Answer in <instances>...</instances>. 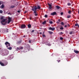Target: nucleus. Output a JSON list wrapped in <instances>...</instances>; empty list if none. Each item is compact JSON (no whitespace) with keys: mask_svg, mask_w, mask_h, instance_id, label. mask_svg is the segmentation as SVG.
<instances>
[{"mask_svg":"<svg viewBox=\"0 0 79 79\" xmlns=\"http://www.w3.org/2000/svg\"><path fill=\"white\" fill-rule=\"evenodd\" d=\"M5 44L6 45V47H7V49H8V50H11L12 49V48H11V47H10L9 48L8 47V46L9 47H10V44L7 41L5 43Z\"/></svg>","mask_w":79,"mask_h":79,"instance_id":"f257e3e1","label":"nucleus"},{"mask_svg":"<svg viewBox=\"0 0 79 79\" xmlns=\"http://www.w3.org/2000/svg\"><path fill=\"white\" fill-rule=\"evenodd\" d=\"M6 23L7 21H6V19H4L1 21V23L2 25H6Z\"/></svg>","mask_w":79,"mask_h":79,"instance_id":"f03ea898","label":"nucleus"},{"mask_svg":"<svg viewBox=\"0 0 79 79\" xmlns=\"http://www.w3.org/2000/svg\"><path fill=\"white\" fill-rule=\"evenodd\" d=\"M32 9H34L35 10H37V9L39 10V9H40V6H38V7H36V6H35V7L34 8H32Z\"/></svg>","mask_w":79,"mask_h":79,"instance_id":"7ed1b4c3","label":"nucleus"},{"mask_svg":"<svg viewBox=\"0 0 79 79\" xmlns=\"http://www.w3.org/2000/svg\"><path fill=\"white\" fill-rule=\"evenodd\" d=\"M32 10L34 12V13L35 14V16H37V12L36 11V10H35L34 9H32Z\"/></svg>","mask_w":79,"mask_h":79,"instance_id":"20e7f679","label":"nucleus"},{"mask_svg":"<svg viewBox=\"0 0 79 79\" xmlns=\"http://www.w3.org/2000/svg\"><path fill=\"white\" fill-rule=\"evenodd\" d=\"M8 24L10 23L11 21V19H12V18L9 17L8 18Z\"/></svg>","mask_w":79,"mask_h":79,"instance_id":"39448f33","label":"nucleus"},{"mask_svg":"<svg viewBox=\"0 0 79 79\" xmlns=\"http://www.w3.org/2000/svg\"><path fill=\"white\" fill-rule=\"evenodd\" d=\"M57 14H56V12H54L52 13H51V15H52V16H54V15H56Z\"/></svg>","mask_w":79,"mask_h":79,"instance_id":"423d86ee","label":"nucleus"},{"mask_svg":"<svg viewBox=\"0 0 79 79\" xmlns=\"http://www.w3.org/2000/svg\"><path fill=\"white\" fill-rule=\"evenodd\" d=\"M49 30H52V31L55 30V28L54 27H50L49 28Z\"/></svg>","mask_w":79,"mask_h":79,"instance_id":"0eeeda50","label":"nucleus"},{"mask_svg":"<svg viewBox=\"0 0 79 79\" xmlns=\"http://www.w3.org/2000/svg\"><path fill=\"white\" fill-rule=\"evenodd\" d=\"M26 25L25 24H23L21 26V28L23 29V28H26Z\"/></svg>","mask_w":79,"mask_h":79,"instance_id":"6e6552de","label":"nucleus"},{"mask_svg":"<svg viewBox=\"0 0 79 79\" xmlns=\"http://www.w3.org/2000/svg\"><path fill=\"white\" fill-rule=\"evenodd\" d=\"M48 5L49 6V9H52V5L50 4L49 3H48Z\"/></svg>","mask_w":79,"mask_h":79,"instance_id":"1a4fd4ad","label":"nucleus"},{"mask_svg":"<svg viewBox=\"0 0 79 79\" xmlns=\"http://www.w3.org/2000/svg\"><path fill=\"white\" fill-rule=\"evenodd\" d=\"M4 63L5 65H7L8 64V62H6V60H4Z\"/></svg>","mask_w":79,"mask_h":79,"instance_id":"9d476101","label":"nucleus"},{"mask_svg":"<svg viewBox=\"0 0 79 79\" xmlns=\"http://www.w3.org/2000/svg\"><path fill=\"white\" fill-rule=\"evenodd\" d=\"M27 26L28 28H31V25L30 24H29Z\"/></svg>","mask_w":79,"mask_h":79,"instance_id":"9b49d317","label":"nucleus"},{"mask_svg":"<svg viewBox=\"0 0 79 79\" xmlns=\"http://www.w3.org/2000/svg\"><path fill=\"white\" fill-rule=\"evenodd\" d=\"M74 52L75 53H78L79 52V51L76 50H74Z\"/></svg>","mask_w":79,"mask_h":79,"instance_id":"f8f14e48","label":"nucleus"},{"mask_svg":"<svg viewBox=\"0 0 79 79\" xmlns=\"http://www.w3.org/2000/svg\"><path fill=\"white\" fill-rule=\"evenodd\" d=\"M0 64L1 65V66H5V65L3 63H2V62H0Z\"/></svg>","mask_w":79,"mask_h":79,"instance_id":"ddd939ff","label":"nucleus"},{"mask_svg":"<svg viewBox=\"0 0 79 79\" xmlns=\"http://www.w3.org/2000/svg\"><path fill=\"white\" fill-rule=\"evenodd\" d=\"M4 7H5V6H4V5H3V4L2 5H1L0 6V8H4Z\"/></svg>","mask_w":79,"mask_h":79,"instance_id":"4468645a","label":"nucleus"},{"mask_svg":"<svg viewBox=\"0 0 79 79\" xmlns=\"http://www.w3.org/2000/svg\"><path fill=\"white\" fill-rule=\"evenodd\" d=\"M56 7L57 8V9H58V10H59V9H60V7L58 6H56Z\"/></svg>","mask_w":79,"mask_h":79,"instance_id":"2eb2a0df","label":"nucleus"},{"mask_svg":"<svg viewBox=\"0 0 79 79\" xmlns=\"http://www.w3.org/2000/svg\"><path fill=\"white\" fill-rule=\"evenodd\" d=\"M15 6L12 5L10 6V8H15Z\"/></svg>","mask_w":79,"mask_h":79,"instance_id":"dca6fc26","label":"nucleus"},{"mask_svg":"<svg viewBox=\"0 0 79 79\" xmlns=\"http://www.w3.org/2000/svg\"><path fill=\"white\" fill-rule=\"evenodd\" d=\"M67 5H68V6H71V3L69 2L67 3Z\"/></svg>","mask_w":79,"mask_h":79,"instance_id":"f3484780","label":"nucleus"},{"mask_svg":"<svg viewBox=\"0 0 79 79\" xmlns=\"http://www.w3.org/2000/svg\"><path fill=\"white\" fill-rule=\"evenodd\" d=\"M48 32L50 34H53V32L51 31H49Z\"/></svg>","mask_w":79,"mask_h":79,"instance_id":"a211bd4d","label":"nucleus"},{"mask_svg":"<svg viewBox=\"0 0 79 79\" xmlns=\"http://www.w3.org/2000/svg\"><path fill=\"white\" fill-rule=\"evenodd\" d=\"M21 42H22V41H18V44H20Z\"/></svg>","mask_w":79,"mask_h":79,"instance_id":"6ab92c4d","label":"nucleus"},{"mask_svg":"<svg viewBox=\"0 0 79 79\" xmlns=\"http://www.w3.org/2000/svg\"><path fill=\"white\" fill-rule=\"evenodd\" d=\"M46 21H44L42 23L43 24H45L46 23Z\"/></svg>","mask_w":79,"mask_h":79,"instance_id":"aec40b11","label":"nucleus"},{"mask_svg":"<svg viewBox=\"0 0 79 79\" xmlns=\"http://www.w3.org/2000/svg\"><path fill=\"white\" fill-rule=\"evenodd\" d=\"M71 18V15H68L67 16V18Z\"/></svg>","mask_w":79,"mask_h":79,"instance_id":"412c9836","label":"nucleus"},{"mask_svg":"<svg viewBox=\"0 0 79 79\" xmlns=\"http://www.w3.org/2000/svg\"><path fill=\"white\" fill-rule=\"evenodd\" d=\"M3 11L2 10H0V13H3Z\"/></svg>","mask_w":79,"mask_h":79,"instance_id":"4be33fe9","label":"nucleus"},{"mask_svg":"<svg viewBox=\"0 0 79 79\" xmlns=\"http://www.w3.org/2000/svg\"><path fill=\"white\" fill-rule=\"evenodd\" d=\"M49 23H50V24H53V22H52V21H49Z\"/></svg>","mask_w":79,"mask_h":79,"instance_id":"5701e85b","label":"nucleus"},{"mask_svg":"<svg viewBox=\"0 0 79 79\" xmlns=\"http://www.w3.org/2000/svg\"><path fill=\"white\" fill-rule=\"evenodd\" d=\"M78 23H76L75 24V26H78Z\"/></svg>","mask_w":79,"mask_h":79,"instance_id":"b1692460","label":"nucleus"},{"mask_svg":"<svg viewBox=\"0 0 79 79\" xmlns=\"http://www.w3.org/2000/svg\"><path fill=\"white\" fill-rule=\"evenodd\" d=\"M60 40H63V38L62 37H60Z\"/></svg>","mask_w":79,"mask_h":79,"instance_id":"393cba45","label":"nucleus"},{"mask_svg":"<svg viewBox=\"0 0 79 79\" xmlns=\"http://www.w3.org/2000/svg\"><path fill=\"white\" fill-rule=\"evenodd\" d=\"M47 16H47V15H44V17H45V18H47Z\"/></svg>","mask_w":79,"mask_h":79,"instance_id":"a878e982","label":"nucleus"},{"mask_svg":"<svg viewBox=\"0 0 79 79\" xmlns=\"http://www.w3.org/2000/svg\"><path fill=\"white\" fill-rule=\"evenodd\" d=\"M68 13L69 14H71V11H68Z\"/></svg>","mask_w":79,"mask_h":79,"instance_id":"bb28decb","label":"nucleus"},{"mask_svg":"<svg viewBox=\"0 0 79 79\" xmlns=\"http://www.w3.org/2000/svg\"><path fill=\"white\" fill-rule=\"evenodd\" d=\"M61 25H64V23L63 22H62L61 23Z\"/></svg>","mask_w":79,"mask_h":79,"instance_id":"cd10ccee","label":"nucleus"},{"mask_svg":"<svg viewBox=\"0 0 79 79\" xmlns=\"http://www.w3.org/2000/svg\"><path fill=\"white\" fill-rule=\"evenodd\" d=\"M43 37H45V35L44 34L43 35Z\"/></svg>","mask_w":79,"mask_h":79,"instance_id":"c85d7f7f","label":"nucleus"},{"mask_svg":"<svg viewBox=\"0 0 79 79\" xmlns=\"http://www.w3.org/2000/svg\"><path fill=\"white\" fill-rule=\"evenodd\" d=\"M47 44L48 45V46H50L51 45V44Z\"/></svg>","mask_w":79,"mask_h":79,"instance_id":"c756f323","label":"nucleus"},{"mask_svg":"<svg viewBox=\"0 0 79 79\" xmlns=\"http://www.w3.org/2000/svg\"><path fill=\"white\" fill-rule=\"evenodd\" d=\"M60 29L62 30H63V27H61V28H60Z\"/></svg>","mask_w":79,"mask_h":79,"instance_id":"7c9ffc66","label":"nucleus"},{"mask_svg":"<svg viewBox=\"0 0 79 79\" xmlns=\"http://www.w3.org/2000/svg\"><path fill=\"white\" fill-rule=\"evenodd\" d=\"M8 15H11V14L10 12H9Z\"/></svg>","mask_w":79,"mask_h":79,"instance_id":"2f4dec72","label":"nucleus"},{"mask_svg":"<svg viewBox=\"0 0 79 79\" xmlns=\"http://www.w3.org/2000/svg\"><path fill=\"white\" fill-rule=\"evenodd\" d=\"M3 19V17H2L1 18V19L2 20V19Z\"/></svg>","mask_w":79,"mask_h":79,"instance_id":"473e14b6","label":"nucleus"},{"mask_svg":"<svg viewBox=\"0 0 79 79\" xmlns=\"http://www.w3.org/2000/svg\"><path fill=\"white\" fill-rule=\"evenodd\" d=\"M69 34H70V35L72 34H73V32H72V31L70 32Z\"/></svg>","mask_w":79,"mask_h":79,"instance_id":"72a5a7b5","label":"nucleus"},{"mask_svg":"<svg viewBox=\"0 0 79 79\" xmlns=\"http://www.w3.org/2000/svg\"><path fill=\"white\" fill-rule=\"evenodd\" d=\"M61 15H63V12H61L60 13Z\"/></svg>","mask_w":79,"mask_h":79,"instance_id":"f704fd0d","label":"nucleus"},{"mask_svg":"<svg viewBox=\"0 0 79 79\" xmlns=\"http://www.w3.org/2000/svg\"><path fill=\"white\" fill-rule=\"evenodd\" d=\"M17 49H18V50H20V48H17Z\"/></svg>","mask_w":79,"mask_h":79,"instance_id":"c9c22d12","label":"nucleus"},{"mask_svg":"<svg viewBox=\"0 0 79 79\" xmlns=\"http://www.w3.org/2000/svg\"><path fill=\"white\" fill-rule=\"evenodd\" d=\"M20 48V50H21V49H23V47H21V48Z\"/></svg>","mask_w":79,"mask_h":79,"instance_id":"e433bc0d","label":"nucleus"},{"mask_svg":"<svg viewBox=\"0 0 79 79\" xmlns=\"http://www.w3.org/2000/svg\"><path fill=\"white\" fill-rule=\"evenodd\" d=\"M60 61H61L60 60H57V61L58 62V63H59V62H60Z\"/></svg>","mask_w":79,"mask_h":79,"instance_id":"4c0bfd02","label":"nucleus"},{"mask_svg":"<svg viewBox=\"0 0 79 79\" xmlns=\"http://www.w3.org/2000/svg\"><path fill=\"white\" fill-rule=\"evenodd\" d=\"M64 27H67V25H65Z\"/></svg>","mask_w":79,"mask_h":79,"instance_id":"58836bf2","label":"nucleus"},{"mask_svg":"<svg viewBox=\"0 0 79 79\" xmlns=\"http://www.w3.org/2000/svg\"><path fill=\"white\" fill-rule=\"evenodd\" d=\"M58 21H59V22H60V21H61V20H60V19H59L58 20Z\"/></svg>","mask_w":79,"mask_h":79,"instance_id":"ea45409f","label":"nucleus"},{"mask_svg":"<svg viewBox=\"0 0 79 79\" xmlns=\"http://www.w3.org/2000/svg\"><path fill=\"white\" fill-rule=\"evenodd\" d=\"M18 13H20V11L19 10H18L17 11Z\"/></svg>","mask_w":79,"mask_h":79,"instance_id":"a19ab883","label":"nucleus"},{"mask_svg":"<svg viewBox=\"0 0 79 79\" xmlns=\"http://www.w3.org/2000/svg\"><path fill=\"white\" fill-rule=\"evenodd\" d=\"M64 34V33H63V32H60V34Z\"/></svg>","mask_w":79,"mask_h":79,"instance_id":"79ce46f5","label":"nucleus"},{"mask_svg":"<svg viewBox=\"0 0 79 79\" xmlns=\"http://www.w3.org/2000/svg\"><path fill=\"white\" fill-rule=\"evenodd\" d=\"M29 43H31V40H30L29 41Z\"/></svg>","mask_w":79,"mask_h":79,"instance_id":"37998d69","label":"nucleus"},{"mask_svg":"<svg viewBox=\"0 0 79 79\" xmlns=\"http://www.w3.org/2000/svg\"><path fill=\"white\" fill-rule=\"evenodd\" d=\"M32 32H34V30H33L32 31Z\"/></svg>","mask_w":79,"mask_h":79,"instance_id":"c03bdc74","label":"nucleus"},{"mask_svg":"<svg viewBox=\"0 0 79 79\" xmlns=\"http://www.w3.org/2000/svg\"><path fill=\"white\" fill-rule=\"evenodd\" d=\"M40 35H41V34H42V32H40Z\"/></svg>","mask_w":79,"mask_h":79,"instance_id":"a18cd8bd","label":"nucleus"},{"mask_svg":"<svg viewBox=\"0 0 79 79\" xmlns=\"http://www.w3.org/2000/svg\"><path fill=\"white\" fill-rule=\"evenodd\" d=\"M30 20H31V19H32L31 18V17H30Z\"/></svg>","mask_w":79,"mask_h":79,"instance_id":"49530a36","label":"nucleus"},{"mask_svg":"<svg viewBox=\"0 0 79 79\" xmlns=\"http://www.w3.org/2000/svg\"><path fill=\"white\" fill-rule=\"evenodd\" d=\"M57 24H59V23H60V22H57Z\"/></svg>","mask_w":79,"mask_h":79,"instance_id":"de8ad7c7","label":"nucleus"},{"mask_svg":"<svg viewBox=\"0 0 79 79\" xmlns=\"http://www.w3.org/2000/svg\"><path fill=\"white\" fill-rule=\"evenodd\" d=\"M26 37V36L25 35H23V37Z\"/></svg>","mask_w":79,"mask_h":79,"instance_id":"09e8293b","label":"nucleus"},{"mask_svg":"<svg viewBox=\"0 0 79 79\" xmlns=\"http://www.w3.org/2000/svg\"><path fill=\"white\" fill-rule=\"evenodd\" d=\"M24 13H27V11H25V12H24Z\"/></svg>","mask_w":79,"mask_h":79,"instance_id":"8fccbe9b","label":"nucleus"},{"mask_svg":"<svg viewBox=\"0 0 79 79\" xmlns=\"http://www.w3.org/2000/svg\"><path fill=\"white\" fill-rule=\"evenodd\" d=\"M78 27H79V25H78Z\"/></svg>","mask_w":79,"mask_h":79,"instance_id":"3c124183","label":"nucleus"},{"mask_svg":"<svg viewBox=\"0 0 79 79\" xmlns=\"http://www.w3.org/2000/svg\"><path fill=\"white\" fill-rule=\"evenodd\" d=\"M68 26H69V24H68Z\"/></svg>","mask_w":79,"mask_h":79,"instance_id":"603ef678","label":"nucleus"},{"mask_svg":"<svg viewBox=\"0 0 79 79\" xmlns=\"http://www.w3.org/2000/svg\"><path fill=\"white\" fill-rule=\"evenodd\" d=\"M78 77L79 78V76H78Z\"/></svg>","mask_w":79,"mask_h":79,"instance_id":"864d4df0","label":"nucleus"}]
</instances>
